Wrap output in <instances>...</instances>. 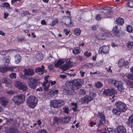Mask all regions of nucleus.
<instances>
[{
	"mask_svg": "<svg viewBox=\"0 0 133 133\" xmlns=\"http://www.w3.org/2000/svg\"><path fill=\"white\" fill-rule=\"evenodd\" d=\"M116 108L112 110L114 114L119 115L121 112H125L127 109L126 104L121 101H118L115 104Z\"/></svg>",
	"mask_w": 133,
	"mask_h": 133,
	"instance_id": "f257e3e1",
	"label": "nucleus"
},
{
	"mask_svg": "<svg viewBox=\"0 0 133 133\" xmlns=\"http://www.w3.org/2000/svg\"><path fill=\"white\" fill-rule=\"evenodd\" d=\"M27 104L30 108H33L36 105L37 101V98L34 96H30L26 99Z\"/></svg>",
	"mask_w": 133,
	"mask_h": 133,
	"instance_id": "f03ea898",
	"label": "nucleus"
},
{
	"mask_svg": "<svg viewBox=\"0 0 133 133\" xmlns=\"http://www.w3.org/2000/svg\"><path fill=\"white\" fill-rule=\"evenodd\" d=\"M76 90L74 89L73 87L69 83L66 85L64 89V91L67 95L69 96H73L76 94V92L75 90Z\"/></svg>",
	"mask_w": 133,
	"mask_h": 133,
	"instance_id": "7ed1b4c3",
	"label": "nucleus"
},
{
	"mask_svg": "<svg viewBox=\"0 0 133 133\" xmlns=\"http://www.w3.org/2000/svg\"><path fill=\"white\" fill-rule=\"evenodd\" d=\"M84 82L83 79H77L73 80L70 83L74 89L77 90L81 87Z\"/></svg>",
	"mask_w": 133,
	"mask_h": 133,
	"instance_id": "20e7f679",
	"label": "nucleus"
},
{
	"mask_svg": "<svg viewBox=\"0 0 133 133\" xmlns=\"http://www.w3.org/2000/svg\"><path fill=\"white\" fill-rule=\"evenodd\" d=\"M12 100L17 104L22 103L25 100V96L23 94L18 95L15 96Z\"/></svg>",
	"mask_w": 133,
	"mask_h": 133,
	"instance_id": "39448f33",
	"label": "nucleus"
},
{
	"mask_svg": "<svg viewBox=\"0 0 133 133\" xmlns=\"http://www.w3.org/2000/svg\"><path fill=\"white\" fill-rule=\"evenodd\" d=\"M50 103L51 106L54 108H57L64 104L65 102L61 99H54L51 100Z\"/></svg>",
	"mask_w": 133,
	"mask_h": 133,
	"instance_id": "423d86ee",
	"label": "nucleus"
},
{
	"mask_svg": "<svg viewBox=\"0 0 133 133\" xmlns=\"http://www.w3.org/2000/svg\"><path fill=\"white\" fill-rule=\"evenodd\" d=\"M29 81L28 83V84L29 87L33 89H35L37 85L39 84L40 82L37 78L32 79V78L29 79Z\"/></svg>",
	"mask_w": 133,
	"mask_h": 133,
	"instance_id": "0eeeda50",
	"label": "nucleus"
},
{
	"mask_svg": "<svg viewBox=\"0 0 133 133\" xmlns=\"http://www.w3.org/2000/svg\"><path fill=\"white\" fill-rule=\"evenodd\" d=\"M98 118L97 126H99L100 125H102L105 123V121L104 114L102 112H98Z\"/></svg>",
	"mask_w": 133,
	"mask_h": 133,
	"instance_id": "6e6552de",
	"label": "nucleus"
},
{
	"mask_svg": "<svg viewBox=\"0 0 133 133\" xmlns=\"http://www.w3.org/2000/svg\"><path fill=\"white\" fill-rule=\"evenodd\" d=\"M109 50V48L108 46L104 45L99 48V53L101 54L103 52L104 54H107L108 53Z\"/></svg>",
	"mask_w": 133,
	"mask_h": 133,
	"instance_id": "1a4fd4ad",
	"label": "nucleus"
},
{
	"mask_svg": "<svg viewBox=\"0 0 133 133\" xmlns=\"http://www.w3.org/2000/svg\"><path fill=\"white\" fill-rule=\"evenodd\" d=\"M126 123L128 127L131 129L133 128V115L129 116Z\"/></svg>",
	"mask_w": 133,
	"mask_h": 133,
	"instance_id": "9d476101",
	"label": "nucleus"
},
{
	"mask_svg": "<svg viewBox=\"0 0 133 133\" xmlns=\"http://www.w3.org/2000/svg\"><path fill=\"white\" fill-rule=\"evenodd\" d=\"M115 92V89L113 88L105 90L103 91V93L107 96H110L113 95Z\"/></svg>",
	"mask_w": 133,
	"mask_h": 133,
	"instance_id": "9b49d317",
	"label": "nucleus"
},
{
	"mask_svg": "<svg viewBox=\"0 0 133 133\" xmlns=\"http://www.w3.org/2000/svg\"><path fill=\"white\" fill-rule=\"evenodd\" d=\"M116 130L117 133H125L127 131L126 128L123 125L118 126Z\"/></svg>",
	"mask_w": 133,
	"mask_h": 133,
	"instance_id": "f8f14e48",
	"label": "nucleus"
},
{
	"mask_svg": "<svg viewBox=\"0 0 133 133\" xmlns=\"http://www.w3.org/2000/svg\"><path fill=\"white\" fill-rule=\"evenodd\" d=\"M24 73L27 75L32 76L34 74V72L32 69H25L24 70Z\"/></svg>",
	"mask_w": 133,
	"mask_h": 133,
	"instance_id": "ddd939ff",
	"label": "nucleus"
},
{
	"mask_svg": "<svg viewBox=\"0 0 133 133\" xmlns=\"http://www.w3.org/2000/svg\"><path fill=\"white\" fill-rule=\"evenodd\" d=\"M93 99V98L90 96H86L85 97L82 98L84 103H88L89 102Z\"/></svg>",
	"mask_w": 133,
	"mask_h": 133,
	"instance_id": "4468645a",
	"label": "nucleus"
},
{
	"mask_svg": "<svg viewBox=\"0 0 133 133\" xmlns=\"http://www.w3.org/2000/svg\"><path fill=\"white\" fill-rule=\"evenodd\" d=\"M61 120L57 117H54L53 119V124L54 125L56 124H58L59 123H61Z\"/></svg>",
	"mask_w": 133,
	"mask_h": 133,
	"instance_id": "2eb2a0df",
	"label": "nucleus"
},
{
	"mask_svg": "<svg viewBox=\"0 0 133 133\" xmlns=\"http://www.w3.org/2000/svg\"><path fill=\"white\" fill-rule=\"evenodd\" d=\"M0 81L2 83L5 84L7 86H9L10 84L6 77H4L0 80Z\"/></svg>",
	"mask_w": 133,
	"mask_h": 133,
	"instance_id": "dca6fc26",
	"label": "nucleus"
},
{
	"mask_svg": "<svg viewBox=\"0 0 133 133\" xmlns=\"http://www.w3.org/2000/svg\"><path fill=\"white\" fill-rule=\"evenodd\" d=\"M21 57L19 54H17L15 57V62L16 63L18 64L19 63L21 60Z\"/></svg>",
	"mask_w": 133,
	"mask_h": 133,
	"instance_id": "f3484780",
	"label": "nucleus"
},
{
	"mask_svg": "<svg viewBox=\"0 0 133 133\" xmlns=\"http://www.w3.org/2000/svg\"><path fill=\"white\" fill-rule=\"evenodd\" d=\"M19 89L23 91H25L27 90V87L25 83L22 82Z\"/></svg>",
	"mask_w": 133,
	"mask_h": 133,
	"instance_id": "a211bd4d",
	"label": "nucleus"
},
{
	"mask_svg": "<svg viewBox=\"0 0 133 133\" xmlns=\"http://www.w3.org/2000/svg\"><path fill=\"white\" fill-rule=\"evenodd\" d=\"M116 22L118 25H122L124 24V20L122 18H119L116 19Z\"/></svg>",
	"mask_w": 133,
	"mask_h": 133,
	"instance_id": "6ab92c4d",
	"label": "nucleus"
},
{
	"mask_svg": "<svg viewBox=\"0 0 133 133\" xmlns=\"http://www.w3.org/2000/svg\"><path fill=\"white\" fill-rule=\"evenodd\" d=\"M111 83H113L117 88L121 84V83L119 81H116L112 79L111 80Z\"/></svg>",
	"mask_w": 133,
	"mask_h": 133,
	"instance_id": "aec40b11",
	"label": "nucleus"
},
{
	"mask_svg": "<svg viewBox=\"0 0 133 133\" xmlns=\"http://www.w3.org/2000/svg\"><path fill=\"white\" fill-rule=\"evenodd\" d=\"M44 55L41 52H39L36 56V58L39 61H42L43 57Z\"/></svg>",
	"mask_w": 133,
	"mask_h": 133,
	"instance_id": "412c9836",
	"label": "nucleus"
},
{
	"mask_svg": "<svg viewBox=\"0 0 133 133\" xmlns=\"http://www.w3.org/2000/svg\"><path fill=\"white\" fill-rule=\"evenodd\" d=\"M100 14L102 17L104 18L110 17L111 16L108 15L107 13L104 12L103 11H101Z\"/></svg>",
	"mask_w": 133,
	"mask_h": 133,
	"instance_id": "4be33fe9",
	"label": "nucleus"
},
{
	"mask_svg": "<svg viewBox=\"0 0 133 133\" xmlns=\"http://www.w3.org/2000/svg\"><path fill=\"white\" fill-rule=\"evenodd\" d=\"M64 62V61L62 60H59L55 64V67L57 68L59 66L62 65Z\"/></svg>",
	"mask_w": 133,
	"mask_h": 133,
	"instance_id": "5701e85b",
	"label": "nucleus"
},
{
	"mask_svg": "<svg viewBox=\"0 0 133 133\" xmlns=\"http://www.w3.org/2000/svg\"><path fill=\"white\" fill-rule=\"evenodd\" d=\"M22 82L18 81H15L14 83V85L18 89H19Z\"/></svg>",
	"mask_w": 133,
	"mask_h": 133,
	"instance_id": "b1692460",
	"label": "nucleus"
},
{
	"mask_svg": "<svg viewBox=\"0 0 133 133\" xmlns=\"http://www.w3.org/2000/svg\"><path fill=\"white\" fill-rule=\"evenodd\" d=\"M8 132L9 133H19L17 129H14V128H10Z\"/></svg>",
	"mask_w": 133,
	"mask_h": 133,
	"instance_id": "393cba45",
	"label": "nucleus"
},
{
	"mask_svg": "<svg viewBox=\"0 0 133 133\" xmlns=\"http://www.w3.org/2000/svg\"><path fill=\"white\" fill-rule=\"evenodd\" d=\"M124 60L123 59H119L118 62V64L120 67H122L124 65Z\"/></svg>",
	"mask_w": 133,
	"mask_h": 133,
	"instance_id": "a878e982",
	"label": "nucleus"
},
{
	"mask_svg": "<svg viewBox=\"0 0 133 133\" xmlns=\"http://www.w3.org/2000/svg\"><path fill=\"white\" fill-rule=\"evenodd\" d=\"M8 70L7 67H2L0 68V72L2 73H4Z\"/></svg>",
	"mask_w": 133,
	"mask_h": 133,
	"instance_id": "bb28decb",
	"label": "nucleus"
},
{
	"mask_svg": "<svg viewBox=\"0 0 133 133\" xmlns=\"http://www.w3.org/2000/svg\"><path fill=\"white\" fill-rule=\"evenodd\" d=\"M80 32V30L78 28L75 29L73 31V33L75 34L78 36L79 35Z\"/></svg>",
	"mask_w": 133,
	"mask_h": 133,
	"instance_id": "cd10ccee",
	"label": "nucleus"
},
{
	"mask_svg": "<svg viewBox=\"0 0 133 133\" xmlns=\"http://www.w3.org/2000/svg\"><path fill=\"white\" fill-rule=\"evenodd\" d=\"M9 77L11 79H15L16 77V74L15 73L12 72L9 75Z\"/></svg>",
	"mask_w": 133,
	"mask_h": 133,
	"instance_id": "c85d7f7f",
	"label": "nucleus"
},
{
	"mask_svg": "<svg viewBox=\"0 0 133 133\" xmlns=\"http://www.w3.org/2000/svg\"><path fill=\"white\" fill-rule=\"evenodd\" d=\"M1 102L2 105L4 106L6 105L7 102V99L5 98H3L1 99Z\"/></svg>",
	"mask_w": 133,
	"mask_h": 133,
	"instance_id": "c756f323",
	"label": "nucleus"
},
{
	"mask_svg": "<svg viewBox=\"0 0 133 133\" xmlns=\"http://www.w3.org/2000/svg\"><path fill=\"white\" fill-rule=\"evenodd\" d=\"M71 19L70 18H68L66 19V21L64 24L68 26L69 24H71Z\"/></svg>",
	"mask_w": 133,
	"mask_h": 133,
	"instance_id": "7c9ffc66",
	"label": "nucleus"
},
{
	"mask_svg": "<svg viewBox=\"0 0 133 133\" xmlns=\"http://www.w3.org/2000/svg\"><path fill=\"white\" fill-rule=\"evenodd\" d=\"M58 91L57 90L53 89L50 91V92L51 95H55L58 93Z\"/></svg>",
	"mask_w": 133,
	"mask_h": 133,
	"instance_id": "2f4dec72",
	"label": "nucleus"
},
{
	"mask_svg": "<svg viewBox=\"0 0 133 133\" xmlns=\"http://www.w3.org/2000/svg\"><path fill=\"white\" fill-rule=\"evenodd\" d=\"M21 14L22 16H24L28 15H30V13L28 11H22Z\"/></svg>",
	"mask_w": 133,
	"mask_h": 133,
	"instance_id": "473e14b6",
	"label": "nucleus"
},
{
	"mask_svg": "<svg viewBox=\"0 0 133 133\" xmlns=\"http://www.w3.org/2000/svg\"><path fill=\"white\" fill-rule=\"evenodd\" d=\"M71 119V117L68 116L64 118V122L65 124L68 123Z\"/></svg>",
	"mask_w": 133,
	"mask_h": 133,
	"instance_id": "72a5a7b5",
	"label": "nucleus"
},
{
	"mask_svg": "<svg viewBox=\"0 0 133 133\" xmlns=\"http://www.w3.org/2000/svg\"><path fill=\"white\" fill-rule=\"evenodd\" d=\"M119 91L122 92H123L124 91L125 88L123 87V85L121 84V85H120L119 87L118 88Z\"/></svg>",
	"mask_w": 133,
	"mask_h": 133,
	"instance_id": "f704fd0d",
	"label": "nucleus"
},
{
	"mask_svg": "<svg viewBox=\"0 0 133 133\" xmlns=\"http://www.w3.org/2000/svg\"><path fill=\"white\" fill-rule=\"evenodd\" d=\"M15 50H15L14 49H9L8 50H6L5 51H2L1 52V54L2 55H4L7 53L8 51H10Z\"/></svg>",
	"mask_w": 133,
	"mask_h": 133,
	"instance_id": "c9c22d12",
	"label": "nucleus"
},
{
	"mask_svg": "<svg viewBox=\"0 0 133 133\" xmlns=\"http://www.w3.org/2000/svg\"><path fill=\"white\" fill-rule=\"evenodd\" d=\"M127 84L129 88H133V82L129 81L127 83Z\"/></svg>",
	"mask_w": 133,
	"mask_h": 133,
	"instance_id": "e433bc0d",
	"label": "nucleus"
},
{
	"mask_svg": "<svg viewBox=\"0 0 133 133\" xmlns=\"http://www.w3.org/2000/svg\"><path fill=\"white\" fill-rule=\"evenodd\" d=\"M102 84L100 82H98L95 84V86L97 88H100L102 86Z\"/></svg>",
	"mask_w": 133,
	"mask_h": 133,
	"instance_id": "4c0bfd02",
	"label": "nucleus"
},
{
	"mask_svg": "<svg viewBox=\"0 0 133 133\" xmlns=\"http://www.w3.org/2000/svg\"><path fill=\"white\" fill-rule=\"evenodd\" d=\"M127 31L129 32H131L133 29L132 27L130 25L128 26L127 27Z\"/></svg>",
	"mask_w": 133,
	"mask_h": 133,
	"instance_id": "58836bf2",
	"label": "nucleus"
},
{
	"mask_svg": "<svg viewBox=\"0 0 133 133\" xmlns=\"http://www.w3.org/2000/svg\"><path fill=\"white\" fill-rule=\"evenodd\" d=\"M42 68L40 67H37L35 69V71L36 73H38L39 72H41L42 70Z\"/></svg>",
	"mask_w": 133,
	"mask_h": 133,
	"instance_id": "ea45409f",
	"label": "nucleus"
},
{
	"mask_svg": "<svg viewBox=\"0 0 133 133\" xmlns=\"http://www.w3.org/2000/svg\"><path fill=\"white\" fill-rule=\"evenodd\" d=\"M63 112L66 113V114H68L69 113V109L67 107H64L63 108Z\"/></svg>",
	"mask_w": 133,
	"mask_h": 133,
	"instance_id": "a19ab883",
	"label": "nucleus"
},
{
	"mask_svg": "<svg viewBox=\"0 0 133 133\" xmlns=\"http://www.w3.org/2000/svg\"><path fill=\"white\" fill-rule=\"evenodd\" d=\"M80 95H84L85 94V91L84 89H81L79 92Z\"/></svg>",
	"mask_w": 133,
	"mask_h": 133,
	"instance_id": "79ce46f5",
	"label": "nucleus"
},
{
	"mask_svg": "<svg viewBox=\"0 0 133 133\" xmlns=\"http://www.w3.org/2000/svg\"><path fill=\"white\" fill-rule=\"evenodd\" d=\"M10 59L9 57L8 58H6V61L4 63V65L6 66H7L8 65V64L10 62Z\"/></svg>",
	"mask_w": 133,
	"mask_h": 133,
	"instance_id": "37998d69",
	"label": "nucleus"
},
{
	"mask_svg": "<svg viewBox=\"0 0 133 133\" xmlns=\"http://www.w3.org/2000/svg\"><path fill=\"white\" fill-rule=\"evenodd\" d=\"M127 78L129 79L133 80V74H129L127 75Z\"/></svg>",
	"mask_w": 133,
	"mask_h": 133,
	"instance_id": "c03bdc74",
	"label": "nucleus"
},
{
	"mask_svg": "<svg viewBox=\"0 0 133 133\" xmlns=\"http://www.w3.org/2000/svg\"><path fill=\"white\" fill-rule=\"evenodd\" d=\"M17 41L21 42H22L25 41H26V39L24 37L21 38H17Z\"/></svg>",
	"mask_w": 133,
	"mask_h": 133,
	"instance_id": "a18cd8bd",
	"label": "nucleus"
},
{
	"mask_svg": "<svg viewBox=\"0 0 133 133\" xmlns=\"http://www.w3.org/2000/svg\"><path fill=\"white\" fill-rule=\"evenodd\" d=\"M127 4L129 7L130 8L133 7V2L132 1H129Z\"/></svg>",
	"mask_w": 133,
	"mask_h": 133,
	"instance_id": "49530a36",
	"label": "nucleus"
},
{
	"mask_svg": "<svg viewBox=\"0 0 133 133\" xmlns=\"http://www.w3.org/2000/svg\"><path fill=\"white\" fill-rule=\"evenodd\" d=\"M113 8H111L109 6H105L102 8V9L103 10H111Z\"/></svg>",
	"mask_w": 133,
	"mask_h": 133,
	"instance_id": "de8ad7c7",
	"label": "nucleus"
},
{
	"mask_svg": "<svg viewBox=\"0 0 133 133\" xmlns=\"http://www.w3.org/2000/svg\"><path fill=\"white\" fill-rule=\"evenodd\" d=\"M128 47L131 48L133 46V42H129L127 45Z\"/></svg>",
	"mask_w": 133,
	"mask_h": 133,
	"instance_id": "09e8293b",
	"label": "nucleus"
},
{
	"mask_svg": "<svg viewBox=\"0 0 133 133\" xmlns=\"http://www.w3.org/2000/svg\"><path fill=\"white\" fill-rule=\"evenodd\" d=\"M73 53L75 55H76L79 53V51L78 49H74L72 51Z\"/></svg>",
	"mask_w": 133,
	"mask_h": 133,
	"instance_id": "8fccbe9b",
	"label": "nucleus"
},
{
	"mask_svg": "<svg viewBox=\"0 0 133 133\" xmlns=\"http://www.w3.org/2000/svg\"><path fill=\"white\" fill-rule=\"evenodd\" d=\"M44 81L43 82V84L42 85L43 87V88L44 89H45V88L44 87L45 86L46 83L48 82V80L47 79H45L44 78Z\"/></svg>",
	"mask_w": 133,
	"mask_h": 133,
	"instance_id": "3c124183",
	"label": "nucleus"
},
{
	"mask_svg": "<svg viewBox=\"0 0 133 133\" xmlns=\"http://www.w3.org/2000/svg\"><path fill=\"white\" fill-rule=\"evenodd\" d=\"M72 105L75 106L74 107L72 108V109L74 111H76L77 110V104L74 103H72Z\"/></svg>",
	"mask_w": 133,
	"mask_h": 133,
	"instance_id": "603ef678",
	"label": "nucleus"
},
{
	"mask_svg": "<svg viewBox=\"0 0 133 133\" xmlns=\"http://www.w3.org/2000/svg\"><path fill=\"white\" fill-rule=\"evenodd\" d=\"M84 55L88 57L91 55V53L90 52L86 51L84 53Z\"/></svg>",
	"mask_w": 133,
	"mask_h": 133,
	"instance_id": "864d4df0",
	"label": "nucleus"
},
{
	"mask_svg": "<svg viewBox=\"0 0 133 133\" xmlns=\"http://www.w3.org/2000/svg\"><path fill=\"white\" fill-rule=\"evenodd\" d=\"M2 5L4 7H5L6 8L9 7L10 5L9 3H3L2 4Z\"/></svg>",
	"mask_w": 133,
	"mask_h": 133,
	"instance_id": "5fc2aeb1",
	"label": "nucleus"
},
{
	"mask_svg": "<svg viewBox=\"0 0 133 133\" xmlns=\"http://www.w3.org/2000/svg\"><path fill=\"white\" fill-rule=\"evenodd\" d=\"M113 33L114 35L116 36H119V30H117L116 31L113 32Z\"/></svg>",
	"mask_w": 133,
	"mask_h": 133,
	"instance_id": "6e6d98bb",
	"label": "nucleus"
},
{
	"mask_svg": "<svg viewBox=\"0 0 133 133\" xmlns=\"http://www.w3.org/2000/svg\"><path fill=\"white\" fill-rule=\"evenodd\" d=\"M41 67L42 68V72L40 74H39L42 75L43 74V73L44 72H46V71L44 69L45 67L43 65H42L41 66Z\"/></svg>",
	"mask_w": 133,
	"mask_h": 133,
	"instance_id": "4d7b16f0",
	"label": "nucleus"
},
{
	"mask_svg": "<svg viewBox=\"0 0 133 133\" xmlns=\"http://www.w3.org/2000/svg\"><path fill=\"white\" fill-rule=\"evenodd\" d=\"M8 70L11 71H14V69H15V67L9 66L7 67Z\"/></svg>",
	"mask_w": 133,
	"mask_h": 133,
	"instance_id": "13d9d810",
	"label": "nucleus"
},
{
	"mask_svg": "<svg viewBox=\"0 0 133 133\" xmlns=\"http://www.w3.org/2000/svg\"><path fill=\"white\" fill-rule=\"evenodd\" d=\"M114 129L111 128H108L107 131L108 133H113Z\"/></svg>",
	"mask_w": 133,
	"mask_h": 133,
	"instance_id": "bf43d9fd",
	"label": "nucleus"
},
{
	"mask_svg": "<svg viewBox=\"0 0 133 133\" xmlns=\"http://www.w3.org/2000/svg\"><path fill=\"white\" fill-rule=\"evenodd\" d=\"M37 133H47V131L45 129H42L39 130Z\"/></svg>",
	"mask_w": 133,
	"mask_h": 133,
	"instance_id": "052dcab7",
	"label": "nucleus"
},
{
	"mask_svg": "<svg viewBox=\"0 0 133 133\" xmlns=\"http://www.w3.org/2000/svg\"><path fill=\"white\" fill-rule=\"evenodd\" d=\"M102 18V17H101V15L99 14L97 15L96 17V18L97 20L99 21L101 19V18Z\"/></svg>",
	"mask_w": 133,
	"mask_h": 133,
	"instance_id": "680f3d73",
	"label": "nucleus"
},
{
	"mask_svg": "<svg viewBox=\"0 0 133 133\" xmlns=\"http://www.w3.org/2000/svg\"><path fill=\"white\" fill-rule=\"evenodd\" d=\"M49 83H50L51 85V86H52L55 85L56 83V82L55 81H52L51 80H50L49 82Z\"/></svg>",
	"mask_w": 133,
	"mask_h": 133,
	"instance_id": "e2e57ef3",
	"label": "nucleus"
},
{
	"mask_svg": "<svg viewBox=\"0 0 133 133\" xmlns=\"http://www.w3.org/2000/svg\"><path fill=\"white\" fill-rule=\"evenodd\" d=\"M66 77V75H61L59 76V78L63 79H65Z\"/></svg>",
	"mask_w": 133,
	"mask_h": 133,
	"instance_id": "0e129e2a",
	"label": "nucleus"
},
{
	"mask_svg": "<svg viewBox=\"0 0 133 133\" xmlns=\"http://www.w3.org/2000/svg\"><path fill=\"white\" fill-rule=\"evenodd\" d=\"M128 63L127 61H124V65L123 66H125L126 68H128Z\"/></svg>",
	"mask_w": 133,
	"mask_h": 133,
	"instance_id": "69168bd1",
	"label": "nucleus"
},
{
	"mask_svg": "<svg viewBox=\"0 0 133 133\" xmlns=\"http://www.w3.org/2000/svg\"><path fill=\"white\" fill-rule=\"evenodd\" d=\"M118 26L117 25H116L115 26H114L113 29V32L116 31L117 30H119L117 29Z\"/></svg>",
	"mask_w": 133,
	"mask_h": 133,
	"instance_id": "338daca9",
	"label": "nucleus"
},
{
	"mask_svg": "<svg viewBox=\"0 0 133 133\" xmlns=\"http://www.w3.org/2000/svg\"><path fill=\"white\" fill-rule=\"evenodd\" d=\"M48 68L49 70H51L53 69V66L52 65H50L48 66Z\"/></svg>",
	"mask_w": 133,
	"mask_h": 133,
	"instance_id": "774afa93",
	"label": "nucleus"
}]
</instances>
